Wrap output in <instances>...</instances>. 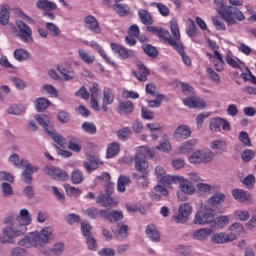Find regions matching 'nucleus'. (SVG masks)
Masks as SVG:
<instances>
[{"mask_svg": "<svg viewBox=\"0 0 256 256\" xmlns=\"http://www.w3.org/2000/svg\"><path fill=\"white\" fill-rule=\"evenodd\" d=\"M51 105V101L47 100L46 98L40 97L36 100V111L38 113H41L42 111H45L47 107Z\"/></svg>", "mask_w": 256, "mask_h": 256, "instance_id": "obj_44", "label": "nucleus"}, {"mask_svg": "<svg viewBox=\"0 0 256 256\" xmlns=\"http://www.w3.org/2000/svg\"><path fill=\"white\" fill-rule=\"evenodd\" d=\"M138 16L143 25H153V17H151V14L147 10L140 9Z\"/></svg>", "mask_w": 256, "mask_h": 256, "instance_id": "obj_31", "label": "nucleus"}, {"mask_svg": "<svg viewBox=\"0 0 256 256\" xmlns=\"http://www.w3.org/2000/svg\"><path fill=\"white\" fill-rule=\"evenodd\" d=\"M5 227L2 229L3 243H11L17 237H23L25 233L24 227H20L13 217H8L4 220Z\"/></svg>", "mask_w": 256, "mask_h": 256, "instance_id": "obj_3", "label": "nucleus"}, {"mask_svg": "<svg viewBox=\"0 0 256 256\" xmlns=\"http://www.w3.org/2000/svg\"><path fill=\"white\" fill-rule=\"evenodd\" d=\"M57 119L60 121V123H69L71 121V115L65 110H59Z\"/></svg>", "mask_w": 256, "mask_h": 256, "instance_id": "obj_54", "label": "nucleus"}, {"mask_svg": "<svg viewBox=\"0 0 256 256\" xmlns=\"http://www.w3.org/2000/svg\"><path fill=\"white\" fill-rule=\"evenodd\" d=\"M35 119L39 123V125L43 126L48 135H51V137H53V135L56 134L55 127H53V123L49 120V117H47L46 115L41 116L37 114L35 115Z\"/></svg>", "mask_w": 256, "mask_h": 256, "instance_id": "obj_13", "label": "nucleus"}, {"mask_svg": "<svg viewBox=\"0 0 256 256\" xmlns=\"http://www.w3.org/2000/svg\"><path fill=\"white\" fill-rule=\"evenodd\" d=\"M123 212L112 210L110 211L108 221L110 223H117V221H123Z\"/></svg>", "mask_w": 256, "mask_h": 256, "instance_id": "obj_49", "label": "nucleus"}, {"mask_svg": "<svg viewBox=\"0 0 256 256\" xmlns=\"http://www.w3.org/2000/svg\"><path fill=\"white\" fill-rule=\"evenodd\" d=\"M235 19L238 21H244L245 14L236 7L229 6L227 13L223 14V20L227 23L228 27H230L231 25H237V20Z\"/></svg>", "mask_w": 256, "mask_h": 256, "instance_id": "obj_8", "label": "nucleus"}, {"mask_svg": "<svg viewBox=\"0 0 256 256\" xmlns=\"http://www.w3.org/2000/svg\"><path fill=\"white\" fill-rule=\"evenodd\" d=\"M136 65L138 67V71H133V74L135 75L136 79L141 82L147 81V76L150 75L149 69H147V66L143 64L141 61H137Z\"/></svg>", "mask_w": 256, "mask_h": 256, "instance_id": "obj_18", "label": "nucleus"}, {"mask_svg": "<svg viewBox=\"0 0 256 256\" xmlns=\"http://www.w3.org/2000/svg\"><path fill=\"white\" fill-rule=\"evenodd\" d=\"M110 47L114 53L119 55L120 59H131L135 57V51L129 50L121 45H117L116 43H112Z\"/></svg>", "mask_w": 256, "mask_h": 256, "instance_id": "obj_12", "label": "nucleus"}, {"mask_svg": "<svg viewBox=\"0 0 256 256\" xmlns=\"http://www.w3.org/2000/svg\"><path fill=\"white\" fill-rule=\"evenodd\" d=\"M210 131L214 133H219L221 131V118L213 119L209 124Z\"/></svg>", "mask_w": 256, "mask_h": 256, "instance_id": "obj_59", "label": "nucleus"}, {"mask_svg": "<svg viewBox=\"0 0 256 256\" xmlns=\"http://www.w3.org/2000/svg\"><path fill=\"white\" fill-rule=\"evenodd\" d=\"M242 183L243 185H245V187H247V189H253V186L255 185V175L253 174L247 175L243 179Z\"/></svg>", "mask_w": 256, "mask_h": 256, "instance_id": "obj_62", "label": "nucleus"}, {"mask_svg": "<svg viewBox=\"0 0 256 256\" xmlns=\"http://www.w3.org/2000/svg\"><path fill=\"white\" fill-rule=\"evenodd\" d=\"M183 103L186 107H189V109H205V107H207L205 100L195 96L185 98Z\"/></svg>", "mask_w": 256, "mask_h": 256, "instance_id": "obj_14", "label": "nucleus"}, {"mask_svg": "<svg viewBox=\"0 0 256 256\" xmlns=\"http://www.w3.org/2000/svg\"><path fill=\"white\" fill-rule=\"evenodd\" d=\"M131 134H132L131 128L129 127H124L121 130L117 131V137L121 141H127V139L131 137Z\"/></svg>", "mask_w": 256, "mask_h": 256, "instance_id": "obj_48", "label": "nucleus"}, {"mask_svg": "<svg viewBox=\"0 0 256 256\" xmlns=\"http://www.w3.org/2000/svg\"><path fill=\"white\" fill-rule=\"evenodd\" d=\"M192 131L191 128L187 125H180L176 128L173 137L177 141H181L183 139H188V137L191 135Z\"/></svg>", "mask_w": 256, "mask_h": 256, "instance_id": "obj_19", "label": "nucleus"}, {"mask_svg": "<svg viewBox=\"0 0 256 256\" xmlns=\"http://www.w3.org/2000/svg\"><path fill=\"white\" fill-rule=\"evenodd\" d=\"M26 109L27 107L23 104H13L7 109V113L9 115H21V113H25Z\"/></svg>", "mask_w": 256, "mask_h": 256, "instance_id": "obj_38", "label": "nucleus"}, {"mask_svg": "<svg viewBox=\"0 0 256 256\" xmlns=\"http://www.w3.org/2000/svg\"><path fill=\"white\" fill-rule=\"evenodd\" d=\"M118 153H119V143L114 142L108 145L107 153H106L107 159H111L115 157V155H118Z\"/></svg>", "mask_w": 256, "mask_h": 256, "instance_id": "obj_43", "label": "nucleus"}, {"mask_svg": "<svg viewBox=\"0 0 256 256\" xmlns=\"http://www.w3.org/2000/svg\"><path fill=\"white\" fill-rule=\"evenodd\" d=\"M142 49L144 53L148 55V57H151L152 59H155L159 55L157 48L151 44H144L142 46Z\"/></svg>", "mask_w": 256, "mask_h": 256, "instance_id": "obj_39", "label": "nucleus"}, {"mask_svg": "<svg viewBox=\"0 0 256 256\" xmlns=\"http://www.w3.org/2000/svg\"><path fill=\"white\" fill-rule=\"evenodd\" d=\"M232 196L234 197V199H236V201H239L240 203L251 201V195L247 193V191L242 189H233Z\"/></svg>", "mask_w": 256, "mask_h": 256, "instance_id": "obj_24", "label": "nucleus"}, {"mask_svg": "<svg viewBox=\"0 0 256 256\" xmlns=\"http://www.w3.org/2000/svg\"><path fill=\"white\" fill-rule=\"evenodd\" d=\"M216 11L220 17L223 19V15L227 13V9L229 6H227V2L225 0H214Z\"/></svg>", "mask_w": 256, "mask_h": 256, "instance_id": "obj_36", "label": "nucleus"}, {"mask_svg": "<svg viewBox=\"0 0 256 256\" xmlns=\"http://www.w3.org/2000/svg\"><path fill=\"white\" fill-rule=\"evenodd\" d=\"M135 111V105L129 100H120L118 105V113L120 115H131Z\"/></svg>", "mask_w": 256, "mask_h": 256, "instance_id": "obj_20", "label": "nucleus"}, {"mask_svg": "<svg viewBox=\"0 0 256 256\" xmlns=\"http://www.w3.org/2000/svg\"><path fill=\"white\" fill-rule=\"evenodd\" d=\"M10 31L22 43H33V30L23 20H17L16 26L10 24Z\"/></svg>", "mask_w": 256, "mask_h": 256, "instance_id": "obj_4", "label": "nucleus"}, {"mask_svg": "<svg viewBox=\"0 0 256 256\" xmlns=\"http://www.w3.org/2000/svg\"><path fill=\"white\" fill-rule=\"evenodd\" d=\"M55 181H69V174L65 172V170L58 169L56 172V176L54 177Z\"/></svg>", "mask_w": 256, "mask_h": 256, "instance_id": "obj_64", "label": "nucleus"}, {"mask_svg": "<svg viewBox=\"0 0 256 256\" xmlns=\"http://www.w3.org/2000/svg\"><path fill=\"white\" fill-rule=\"evenodd\" d=\"M213 25L218 31H227V27L225 26V23H223V20H221V17L215 16L212 17Z\"/></svg>", "mask_w": 256, "mask_h": 256, "instance_id": "obj_56", "label": "nucleus"}, {"mask_svg": "<svg viewBox=\"0 0 256 256\" xmlns=\"http://www.w3.org/2000/svg\"><path fill=\"white\" fill-rule=\"evenodd\" d=\"M36 7L46 13L47 11H55V9H57V4L49 0H38L36 2Z\"/></svg>", "mask_w": 256, "mask_h": 256, "instance_id": "obj_25", "label": "nucleus"}, {"mask_svg": "<svg viewBox=\"0 0 256 256\" xmlns=\"http://www.w3.org/2000/svg\"><path fill=\"white\" fill-rule=\"evenodd\" d=\"M213 157H215V153L211 150H198L189 156V161L194 165H199L200 163H211L213 161Z\"/></svg>", "mask_w": 256, "mask_h": 256, "instance_id": "obj_7", "label": "nucleus"}, {"mask_svg": "<svg viewBox=\"0 0 256 256\" xmlns=\"http://www.w3.org/2000/svg\"><path fill=\"white\" fill-rule=\"evenodd\" d=\"M86 244L89 251H97L99 249V245L97 244V239L93 236H88L86 238Z\"/></svg>", "mask_w": 256, "mask_h": 256, "instance_id": "obj_55", "label": "nucleus"}, {"mask_svg": "<svg viewBox=\"0 0 256 256\" xmlns=\"http://www.w3.org/2000/svg\"><path fill=\"white\" fill-rule=\"evenodd\" d=\"M90 47H92V49H95L96 51H98V53H100L101 57L103 59H105V61H107V63H110V65H115V63H113L111 61V59H109V57H107V54H105V51H103V48H101V45H99V43L92 41L90 43Z\"/></svg>", "mask_w": 256, "mask_h": 256, "instance_id": "obj_42", "label": "nucleus"}, {"mask_svg": "<svg viewBox=\"0 0 256 256\" xmlns=\"http://www.w3.org/2000/svg\"><path fill=\"white\" fill-rule=\"evenodd\" d=\"M241 157L244 163H249V161H252L255 158V152L251 149H246L242 152Z\"/></svg>", "mask_w": 256, "mask_h": 256, "instance_id": "obj_58", "label": "nucleus"}, {"mask_svg": "<svg viewBox=\"0 0 256 256\" xmlns=\"http://www.w3.org/2000/svg\"><path fill=\"white\" fill-rule=\"evenodd\" d=\"M178 183L181 193L185 195H193L195 194V191H197L195 185L191 181L185 179V177L180 176Z\"/></svg>", "mask_w": 256, "mask_h": 256, "instance_id": "obj_15", "label": "nucleus"}, {"mask_svg": "<svg viewBox=\"0 0 256 256\" xmlns=\"http://www.w3.org/2000/svg\"><path fill=\"white\" fill-rule=\"evenodd\" d=\"M118 230H115L112 228V233H114V235H121V237H123L124 239H127L128 235H129V227H127V225H123L121 223L116 225Z\"/></svg>", "mask_w": 256, "mask_h": 256, "instance_id": "obj_40", "label": "nucleus"}, {"mask_svg": "<svg viewBox=\"0 0 256 256\" xmlns=\"http://www.w3.org/2000/svg\"><path fill=\"white\" fill-rule=\"evenodd\" d=\"M146 235L148 239H151V241H153V243H159V241H161L159 230H157V227L154 224H149L146 227Z\"/></svg>", "mask_w": 256, "mask_h": 256, "instance_id": "obj_22", "label": "nucleus"}, {"mask_svg": "<svg viewBox=\"0 0 256 256\" xmlns=\"http://www.w3.org/2000/svg\"><path fill=\"white\" fill-rule=\"evenodd\" d=\"M239 141H241L245 147H251V138H249V134L246 131L239 133Z\"/></svg>", "mask_w": 256, "mask_h": 256, "instance_id": "obj_60", "label": "nucleus"}, {"mask_svg": "<svg viewBox=\"0 0 256 256\" xmlns=\"http://www.w3.org/2000/svg\"><path fill=\"white\" fill-rule=\"evenodd\" d=\"M115 4L112 5L113 11L117 13L120 17H126V15H129V6L126 4H120L123 0H114Z\"/></svg>", "mask_w": 256, "mask_h": 256, "instance_id": "obj_23", "label": "nucleus"}, {"mask_svg": "<svg viewBox=\"0 0 256 256\" xmlns=\"http://www.w3.org/2000/svg\"><path fill=\"white\" fill-rule=\"evenodd\" d=\"M195 145H197V139L189 140L180 146V152L187 155L193 151Z\"/></svg>", "mask_w": 256, "mask_h": 256, "instance_id": "obj_35", "label": "nucleus"}, {"mask_svg": "<svg viewBox=\"0 0 256 256\" xmlns=\"http://www.w3.org/2000/svg\"><path fill=\"white\" fill-rule=\"evenodd\" d=\"M39 171V167L35 166V168H26L22 174V181L27 185H31L33 183V173H37Z\"/></svg>", "mask_w": 256, "mask_h": 256, "instance_id": "obj_26", "label": "nucleus"}, {"mask_svg": "<svg viewBox=\"0 0 256 256\" xmlns=\"http://www.w3.org/2000/svg\"><path fill=\"white\" fill-rule=\"evenodd\" d=\"M211 233H213V230H211V228H202L199 230H196L193 233V239H196V241H205L207 239V237H209V235H211Z\"/></svg>", "mask_w": 256, "mask_h": 256, "instance_id": "obj_28", "label": "nucleus"}, {"mask_svg": "<svg viewBox=\"0 0 256 256\" xmlns=\"http://www.w3.org/2000/svg\"><path fill=\"white\" fill-rule=\"evenodd\" d=\"M226 63H227L230 67H232L233 69H241L240 63L243 64V61H241V60H239V59L235 60L233 57L227 55V56H226Z\"/></svg>", "mask_w": 256, "mask_h": 256, "instance_id": "obj_57", "label": "nucleus"}, {"mask_svg": "<svg viewBox=\"0 0 256 256\" xmlns=\"http://www.w3.org/2000/svg\"><path fill=\"white\" fill-rule=\"evenodd\" d=\"M181 176H163L160 180L164 187H169L172 183H179Z\"/></svg>", "mask_w": 256, "mask_h": 256, "instance_id": "obj_47", "label": "nucleus"}, {"mask_svg": "<svg viewBox=\"0 0 256 256\" xmlns=\"http://www.w3.org/2000/svg\"><path fill=\"white\" fill-rule=\"evenodd\" d=\"M99 159L95 158L94 156H88L87 160L84 161L83 165L88 173L91 171H95L99 167Z\"/></svg>", "mask_w": 256, "mask_h": 256, "instance_id": "obj_27", "label": "nucleus"}, {"mask_svg": "<svg viewBox=\"0 0 256 256\" xmlns=\"http://www.w3.org/2000/svg\"><path fill=\"white\" fill-rule=\"evenodd\" d=\"M64 187L67 195H69L70 197H79V195H81L82 193L81 189L71 186L69 184H65Z\"/></svg>", "mask_w": 256, "mask_h": 256, "instance_id": "obj_51", "label": "nucleus"}, {"mask_svg": "<svg viewBox=\"0 0 256 256\" xmlns=\"http://www.w3.org/2000/svg\"><path fill=\"white\" fill-rule=\"evenodd\" d=\"M78 56L83 61V63H87L88 65H91V63L95 62V56L87 53V51H85V49H79Z\"/></svg>", "mask_w": 256, "mask_h": 256, "instance_id": "obj_37", "label": "nucleus"}, {"mask_svg": "<svg viewBox=\"0 0 256 256\" xmlns=\"http://www.w3.org/2000/svg\"><path fill=\"white\" fill-rule=\"evenodd\" d=\"M208 203L211 207H218L221 203H225V194L221 192L215 193L211 198H209Z\"/></svg>", "mask_w": 256, "mask_h": 256, "instance_id": "obj_32", "label": "nucleus"}, {"mask_svg": "<svg viewBox=\"0 0 256 256\" xmlns=\"http://www.w3.org/2000/svg\"><path fill=\"white\" fill-rule=\"evenodd\" d=\"M84 25L88 31H91V33H94L95 35H101L103 31L99 24V20L93 15H88L84 18Z\"/></svg>", "mask_w": 256, "mask_h": 256, "instance_id": "obj_10", "label": "nucleus"}, {"mask_svg": "<svg viewBox=\"0 0 256 256\" xmlns=\"http://www.w3.org/2000/svg\"><path fill=\"white\" fill-rule=\"evenodd\" d=\"M235 234H227L225 232L216 233L212 236L211 241L216 245H221L223 243H231V241H235Z\"/></svg>", "mask_w": 256, "mask_h": 256, "instance_id": "obj_16", "label": "nucleus"}, {"mask_svg": "<svg viewBox=\"0 0 256 256\" xmlns=\"http://www.w3.org/2000/svg\"><path fill=\"white\" fill-rule=\"evenodd\" d=\"M11 16V12L9 11L8 5H2L0 10V25H9V18Z\"/></svg>", "mask_w": 256, "mask_h": 256, "instance_id": "obj_30", "label": "nucleus"}, {"mask_svg": "<svg viewBox=\"0 0 256 256\" xmlns=\"http://www.w3.org/2000/svg\"><path fill=\"white\" fill-rule=\"evenodd\" d=\"M59 73L64 77L65 81H71L75 77V71L65 69V67L58 65L57 67Z\"/></svg>", "mask_w": 256, "mask_h": 256, "instance_id": "obj_41", "label": "nucleus"}, {"mask_svg": "<svg viewBox=\"0 0 256 256\" xmlns=\"http://www.w3.org/2000/svg\"><path fill=\"white\" fill-rule=\"evenodd\" d=\"M131 184V177L120 175L117 182V190L125 193V186Z\"/></svg>", "mask_w": 256, "mask_h": 256, "instance_id": "obj_34", "label": "nucleus"}, {"mask_svg": "<svg viewBox=\"0 0 256 256\" xmlns=\"http://www.w3.org/2000/svg\"><path fill=\"white\" fill-rule=\"evenodd\" d=\"M191 213H193V206L190 203H182L178 208V214L173 219L175 223H187Z\"/></svg>", "mask_w": 256, "mask_h": 256, "instance_id": "obj_9", "label": "nucleus"}, {"mask_svg": "<svg viewBox=\"0 0 256 256\" xmlns=\"http://www.w3.org/2000/svg\"><path fill=\"white\" fill-rule=\"evenodd\" d=\"M234 217H236V219H239V221H248L249 220V211L236 210L234 212Z\"/></svg>", "mask_w": 256, "mask_h": 256, "instance_id": "obj_61", "label": "nucleus"}, {"mask_svg": "<svg viewBox=\"0 0 256 256\" xmlns=\"http://www.w3.org/2000/svg\"><path fill=\"white\" fill-rule=\"evenodd\" d=\"M14 58L16 61H27L29 59V52L23 48L14 51Z\"/></svg>", "mask_w": 256, "mask_h": 256, "instance_id": "obj_45", "label": "nucleus"}, {"mask_svg": "<svg viewBox=\"0 0 256 256\" xmlns=\"http://www.w3.org/2000/svg\"><path fill=\"white\" fill-rule=\"evenodd\" d=\"M82 129L85 133H89L90 135H95L97 133V126L93 122H84L82 124Z\"/></svg>", "mask_w": 256, "mask_h": 256, "instance_id": "obj_52", "label": "nucleus"}, {"mask_svg": "<svg viewBox=\"0 0 256 256\" xmlns=\"http://www.w3.org/2000/svg\"><path fill=\"white\" fill-rule=\"evenodd\" d=\"M53 235V228L45 227L40 232H32L26 235L23 239L19 240L18 245L20 247H26L31 249V247H44L49 243V239Z\"/></svg>", "mask_w": 256, "mask_h": 256, "instance_id": "obj_2", "label": "nucleus"}, {"mask_svg": "<svg viewBox=\"0 0 256 256\" xmlns=\"http://www.w3.org/2000/svg\"><path fill=\"white\" fill-rule=\"evenodd\" d=\"M71 181L73 185H81L85 181V175L83 171L76 169L71 173Z\"/></svg>", "mask_w": 256, "mask_h": 256, "instance_id": "obj_33", "label": "nucleus"}, {"mask_svg": "<svg viewBox=\"0 0 256 256\" xmlns=\"http://www.w3.org/2000/svg\"><path fill=\"white\" fill-rule=\"evenodd\" d=\"M46 29L48 33L52 35V37H59V35H61V30L54 23H51V22L46 23Z\"/></svg>", "mask_w": 256, "mask_h": 256, "instance_id": "obj_50", "label": "nucleus"}, {"mask_svg": "<svg viewBox=\"0 0 256 256\" xmlns=\"http://www.w3.org/2000/svg\"><path fill=\"white\" fill-rule=\"evenodd\" d=\"M147 31H149V33H153V35L159 37L161 41H164V43H168V45L173 47V49H175V51H177L179 55H181L183 63H185L187 67H191V57L185 54V48L183 47V43H181V32L179 31V23L176 19H172L170 21L171 34L168 32V30L163 28H157L155 26H148Z\"/></svg>", "mask_w": 256, "mask_h": 256, "instance_id": "obj_1", "label": "nucleus"}, {"mask_svg": "<svg viewBox=\"0 0 256 256\" xmlns=\"http://www.w3.org/2000/svg\"><path fill=\"white\" fill-rule=\"evenodd\" d=\"M215 217V211L211 208H206L203 211H198L194 218L195 225H212Z\"/></svg>", "mask_w": 256, "mask_h": 256, "instance_id": "obj_6", "label": "nucleus"}, {"mask_svg": "<svg viewBox=\"0 0 256 256\" xmlns=\"http://www.w3.org/2000/svg\"><path fill=\"white\" fill-rule=\"evenodd\" d=\"M113 101H115V95H113V91H111L110 88H104L102 97V109L104 113L109 111V105H113Z\"/></svg>", "mask_w": 256, "mask_h": 256, "instance_id": "obj_17", "label": "nucleus"}, {"mask_svg": "<svg viewBox=\"0 0 256 256\" xmlns=\"http://www.w3.org/2000/svg\"><path fill=\"white\" fill-rule=\"evenodd\" d=\"M84 215L89 217V219H97L99 217V209L95 207L88 208L84 210Z\"/></svg>", "mask_w": 256, "mask_h": 256, "instance_id": "obj_63", "label": "nucleus"}, {"mask_svg": "<svg viewBox=\"0 0 256 256\" xmlns=\"http://www.w3.org/2000/svg\"><path fill=\"white\" fill-rule=\"evenodd\" d=\"M229 222H230V219H229V216L227 215H220L216 218L214 216L212 227H219V229H225V227L229 225Z\"/></svg>", "mask_w": 256, "mask_h": 256, "instance_id": "obj_29", "label": "nucleus"}, {"mask_svg": "<svg viewBox=\"0 0 256 256\" xmlns=\"http://www.w3.org/2000/svg\"><path fill=\"white\" fill-rule=\"evenodd\" d=\"M96 203L101 205V207H116L117 205V202H115V200H113L109 194H100L96 198Z\"/></svg>", "mask_w": 256, "mask_h": 256, "instance_id": "obj_21", "label": "nucleus"}, {"mask_svg": "<svg viewBox=\"0 0 256 256\" xmlns=\"http://www.w3.org/2000/svg\"><path fill=\"white\" fill-rule=\"evenodd\" d=\"M14 221L19 225V227H23L27 232V225H31L33 218H31V213L27 209H21L19 215L14 219Z\"/></svg>", "mask_w": 256, "mask_h": 256, "instance_id": "obj_11", "label": "nucleus"}, {"mask_svg": "<svg viewBox=\"0 0 256 256\" xmlns=\"http://www.w3.org/2000/svg\"><path fill=\"white\" fill-rule=\"evenodd\" d=\"M210 147L214 151H225L227 149V142L225 140H214L210 143Z\"/></svg>", "mask_w": 256, "mask_h": 256, "instance_id": "obj_46", "label": "nucleus"}, {"mask_svg": "<svg viewBox=\"0 0 256 256\" xmlns=\"http://www.w3.org/2000/svg\"><path fill=\"white\" fill-rule=\"evenodd\" d=\"M135 169L142 174L140 176L134 174V177H137L138 179H147V176L149 175V172H147V169H149V162L143 157V152H137L135 155Z\"/></svg>", "mask_w": 256, "mask_h": 256, "instance_id": "obj_5", "label": "nucleus"}, {"mask_svg": "<svg viewBox=\"0 0 256 256\" xmlns=\"http://www.w3.org/2000/svg\"><path fill=\"white\" fill-rule=\"evenodd\" d=\"M1 191L3 197H11L12 195H14L13 187L7 182H3L1 184Z\"/></svg>", "mask_w": 256, "mask_h": 256, "instance_id": "obj_53", "label": "nucleus"}]
</instances>
